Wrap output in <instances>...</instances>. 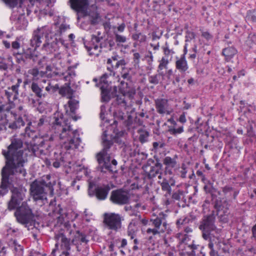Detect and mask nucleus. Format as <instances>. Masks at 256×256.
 Segmentation results:
<instances>
[{
	"mask_svg": "<svg viewBox=\"0 0 256 256\" xmlns=\"http://www.w3.org/2000/svg\"><path fill=\"white\" fill-rule=\"evenodd\" d=\"M22 140L18 138L11 140V144L8 146V150H2V154L6 159V164L1 172V182L0 185V195L4 196L8 192L11 184L10 176L16 174H21L25 177L26 170L24 168L26 162L24 157Z\"/></svg>",
	"mask_w": 256,
	"mask_h": 256,
	"instance_id": "1",
	"label": "nucleus"
},
{
	"mask_svg": "<svg viewBox=\"0 0 256 256\" xmlns=\"http://www.w3.org/2000/svg\"><path fill=\"white\" fill-rule=\"evenodd\" d=\"M54 119L50 131L39 138L40 140L39 145L48 149L55 138L58 137L64 140V144H68L65 146L66 150L78 148L81 142L78 131L72 130L70 122L68 119L64 118L62 114L55 113Z\"/></svg>",
	"mask_w": 256,
	"mask_h": 256,
	"instance_id": "2",
	"label": "nucleus"
},
{
	"mask_svg": "<svg viewBox=\"0 0 256 256\" xmlns=\"http://www.w3.org/2000/svg\"><path fill=\"white\" fill-rule=\"evenodd\" d=\"M26 112L22 106L12 110L8 105H0V124L5 126L9 123V128L13 130L24 126L22 116H26Z\"/></svg>",
	"mask_w": 256,
	"mask_h": 256,
	"instance_id": "3",
	"label": "nucleus"
},
{
	"mask_svg": "<svg viewBox=\"0 0 256 256\" xmlns=\"http://www.w3.org/2000/svg\"><path fill=\"white\" fill-rule=\"evenodd\" d=\"M50 174L44 175L42 179L34 181L30 185V194L34 201L46 200L47 194L44 188H48L52 195L54 193V186L56 182L50 181Z\"/></svg>",
	"mask_w": 256,
	"mask_h": 256,
	"instance_id": "4",
	"label": "nucleus"
},
{
	"mask_svg": "<svg viewBox=\"0 0 256 256\" xmlns=\"http://www.w3.org/2000/svg\"><path fill=\"white\" fill-rule=\"evenodd\" d=\"M46 122L45 118L42 116L38 120L29 122L25 128L24 136L32 140V142H30V144L28 146V148L31 152L30 154H37L38 146L34 142L36 139L38 138L36 130L40 131L44 128Z\"/></svg>",
	"mask_w": 256,
	"mask_h": 256,
	"instance_id": "5",
	"label": "nucleus"
},
{
	"mask_svg": "<svg viewBox=\"0 0 256 256\" xmlns=\"http://www.w3.org/2000/svg\"><path fill=\"white\" fill-rule=\"evenodd\" d=\"M166 214L160 212L155 218L150 219V222L146 218L141 220V222L143 225L146 226L148 224L153 227L152 228H148L146 231V234L150 236V238L154 236L160 235L165 232L168 226L166 220Z\"/></svg>",
	"mask_w": 256,
	"mask_h": 256,
	"instance_id": "6",
	"label": "nucleus"
},
{
	"mask_svg": "<svg viewBox=\"0 0 256 256\" xmlns=\"http://www.w3.org/2000/svg\"><path fill=\"white\" fill-rule=\"evenodd\" d=\"M122 70L120 76L115 75L114 78V83H116L114 86V90L116 92L119 90L123 94L132 92V88L130 86L132 82V76L130 74L131 69L126 66V65L120 66Z\"/></svg>",
	"mask_w": 256,
	"mask_h": 256,
	"instance_id": "7",
	"label": "nucleus"
},
{
	"mask_svg": "<svg viewBox=\"0 0 256 256\" xmlns=\"http://www.w3.org/2000/svg\"><path fill=\"white\" fill-rule=\"evenodd\" d=\"M118 56L117 54L112 56L108 58L106 62V70L108 72L103 74L100 78V82L107 84V79L109 76H114L116 74L115 70H117L120 66L126 65V60L124 59L118 60Z\"/></svg>",
	"mask_w": 256,
	"mask_h": 256,
	"instance_id": "8",
	"label": "nucleus"
},
{
	"mask_svg": "<svg viewBox=\"0 0 256 256\" xmlns=\"http://www.w3.org/2000/svg\"><path fill=\"white\" fill-rule=\"evenodd\" d=\"M89 0H69L70 8L77 12H81L84 16H89L91 18V23L95 24L99 18V14L96 12H88Z\"/></svg>",
	"mask_w": 256,
	"mask_h": 256,
	"instance_id": "9",
	"label": "nucleus"
},
{
	"mask_svg": "<svg viewBox=\"0 0 256 256\" xmlns=\"http://www.w3.org/2000/svg\"><path fill=\"white\" fill-rule=\"evenodd\" d=\"M16 209L14 214L19 223L26 224L33 220L34 214L26 202H22V205Z\"/></svg>",
	"mask_w": 256,
	"mask_h": 256,
	"instance_id": "10",
	"label": "nucleus"
},
{
	"mask_svg": "<svg viewBox=\"0 0 256 256\" xmlns=\"http://www.w3.org/2000/svg\"><path fill=\"white\" fill-rule=\"evenodd\" d=\"M52 32L46 34V42L43 45V49L48 54H54V58L57 60L61 58V54L59 52V46L57 38H53Z\"/></svg>",
	"mask_w": 256,
	"mask_h": 256,
	"instance_id": "11",
	"label": "nucleus"
},
{
	"mask_svg": "<svg viewBox=\"0 0 256 256\" xmlns=\"http://www.w3.org/2000/svg\"><path fill=\"white\" fill-rule=\"evenodd\" d=\"M26 192V189L22 186L12 188L11 198L8 204V208L10 210H14L20 206L25 198Z\"/></svg>",
	"mask_w": 256,
	"mask_h": 256,
	"instance_id": "12",
	"label": "nucleus"
},
{
	"mask_svg": "<svg viewBox=\"0 0 256 256\" xmlns=\"http://www.w3.org/2000/svg\"><path fill=\"white\" fill-rule=\"evenodd\" d=\"M215 216L214 214L204 216L200 222L199 228L202 232V237L208 239L210 232L215 230L216 226L214 224Z\"/></svg>",
	"mask_w": 256,
	"mask_h": 256,
	"instance_id": "13",
	"label": "nucleus"
},
{
	"mask_svg": "<svg viewBox=\"0 0 256 256\" xmlns=\"http://www.w3.org/2000/svg\"><path fill=\"white\" fill-rule=\"evenodd\" d=\"M122 217L115 213H106L104 215V223L110 230L117 231L122 226Z\"/></svg>",
	"mask_w": 256,
	"mask_h": 256,
	"instance_id": "14",
	"label": "nucleus"
},
{
	"mask_svg": "<svg viewBox=\"0 0 256 256\" xmlns=\"http://www.w3.org/2000/svg\"><path fill=\"white\" fill-rule=\"evenodd\" d=\"M110 200L114 204L124 206L129 203L130 197L122 188H119L111 192Z\"/></svg>",
	"mask_w": 256,
	"mask_h": 256,
	"instance_id": "15",
	"label": "nucleus"
},
{
	"mask_svg": "<svg viewBox=\"0 0 256 256\" xmlns=\"http://www.w3.org/2000/svg\"><path fill=\"white\" fill-rule=\"evenodd\" d=\"M51 30L48 26H44L42 28H38L34 32L32 37L30 40V44L34 48L32 49V51L34 50L36 48L39 47L42 43V40L44 36L46 37V34H50Z\"/></svg>",
	"mask_w": 256,
	"mask_h": 256,
	"instance_id": "16",
	"label": "nucleus"
},
{
	"mask_svg": "<svg viewBox=\"0 0 256 256\" xmlns=\"http://www.w3.org/2000/svg\"><path fill=\"white\" fill-rule=\"evenodd\" d=\"M13 56L16 59V62L19 64H26L28 60H32L33 62L38 60V55L36 52L32 51V48H28L22 54L18 52H14Z\"/></svg>",
	"mask_w": 256,
	"mask_h": 256,
	"instance_id": "17",
	"label": "nucleus"
},
{
	"mask_svg": "<svg viewBox=\"0 0 256 256\" xmlns=\"http://www.w3.org/2000/svg\"><path fill=\"white\" fill-rule=\"evenodd\" d=\"M164 56L159 61L158 66V70H162L164 69H167L168 64L171 60L172 55L174 54V51L172 49L169 48V46L167 42L161 48Z\"/></svg>",
	"mask_w": 256,
	"mask_h": 256,
	"instance_id": "18",
	"label": "nucleus"
},
{
	"mask_svg": "<svg viewBox=\"0 0 256 256\" xmlns=\"http://www.w3.org/2000/svg\"><path fill=\"white\" fill-rule=\"evenodd\" d=\"M44 74V73L42 71H40L36 68L29 69L24 74V86L38 81L40 78L42 77Z\"/></svg>",
	"mask_w": 256,
	"mask_h": 256,
	"instance_id": "19",
	"label": "nucleus"
},
{
	"mask_svg": "<svg viewBox=\"0 0 256 256\" xmlns=\"http://www.w3.org/2000/svg\"><path fill=\"white\" fill-rule=\"evenodd\" d=\"M102 150L97 154L96 158L98 163L101 164L104 162V158L110 155L108 154L110 148L113 145V142L112 140H108L106 138V136H104L102 138Z\"/></svg>",
	"mask_w": 256,
	"mask_h": 256,
	"instance_id": "20",
	"label": "nucleus"
},
{
	"mask_svg": "<svg viewBox=\"0 0 256 256\" xmlns=\"http://www.w3.org/2000/svg\"><path fill=\"white\" fill-rule=\"evenodd\" d=\"M19 90L12 86L8 87L4 90V96L8 102V106L10 107L12 110H14L15 104L14 102L16 100L18 97Z\"/></svg>",
	"mask_w": 256,
	"mask_h": 256,
	"instance_id": "21",
	"label": "nucleus"
},
{
	"mask_svg": "<svg viewBox=\"0 0 256 256\" xmlns=\"http://www.w3.org/2000/svg\"><path fill=\"white\" fill-rule=\"evenodd\" d=\"M154 102L156 110L158 114L162 116L170 114L172 110L168 108L169 104L167 99L162 98H157L155 100Z\"/></svg>",
	"mask_w": 256,
	"mask_h": 256,
	"instance_id": "22",
	"label": "nucleus"
},
{
	"mask_svg": "<svg viewBox=\"0 0 256 256\" xmlns=\"http://www.w3.org/2000/svg\"><path fill=\"white\" fill-rule=\"evenodd\" d=\"M110 190V187L109 184H102L96 186L94 192L97 200H104L108 198Z\"/></svg>",
	"mask_w": 256,
	"mask_h": 256,
	"instance_id": "23",
	"label": "nucleus"
},
{
	"mask_svg": "<svg viewBox=\"0 0 256 256\" xmlns=\"http://www.w3.org/2000/svg\"><path fill=\"white\" fill-rule=\"evenodd\" d=\"M162 164L157 161L154 166H150L149 171L147 172V176L149 179L158 176L159 180L162 178Z\"/></svg>",
	"mask_w": 256,
	"mask_h": 256,
	"instance_id": "24",
	"label": "nucleus"
},
{
	"mask_svg": "<svg viewBox=\"0 0 256 256\" xmlns=\"http://www.w3.org/2000/svg\"><path fill=\"white\" fill-rule=\"evenodd\" d=\"M56 240L60 242V247L62 251H71L70 239L66 237L62 233H59L54 236Z\"/></svg>",
	"mask_w": 256,
	"mask_h": 256,
	"instance_id": "25",
	"label": "nucleus"
},
{
	"mask_svg": "<svg viewBox=\"0 0 256 256\" xmlns=\"http://www.w3.org/2000/svg\"><path fill=\"white\" fill-rule=\"evenodd\" d=\"M100 41V40L98 37L93 36L92 38V42L93 44H90V46H86L88 51L90 52V55H98V53L97 52V51L98 52H100L102 51L101 50L103 48L104 44L103 43H102L99 46L98 44Z\"/></svg>",
	"mask_w": 256,
	"mask_h": 256,
	"instance_id": "26",
	"label": "nucleus"
},
{
	"mask_svg": "<svg viewBox=\"0 0 256 256\" xmlns=\"http://www.w3.org/2000/svg\"><path fill=\"white\" fill-rule=\"evenodd\" d=\"M162 181L159 180L158 183L160 185L162 191L165 192L166 194L170 195L172 193V186L175 185V180L170 177L168 179L166 178H162Z\"/></svg>",
	"mask_w": 256,
	"mask_h": 256,
	"instance_id": "27",
	"label": "nucleus"
},
{
	"mask_svg": "<svg viewBox=\"0 0 256 256\" xmlns=\"http://www.w3.org/2000/svg\"><path fill=\"white\" fill-rule=\"evenodd\" d=\"M208 246L210 250V256H220L218 252L221 246V242L218 239L210 238L208 242Z\"/></svg>",
	"mask_w": 256,
	"mask_h": 256,
	"instance_id": "28",
	"label": "nucleus"
},
{
	"mask_svg": "<svg viewBox=\"0 0 256 256\" xmlns=\"http://www.w3.org/2000/svg\"><path fill=\"white\" fill-rule=\"evenodd\" d=\"M88 240L86 238V236L85 234L80 232V231H76L73 239L72 240V243L76 246L77 250L80 251L78 247L80 245L86 246L87 244Z\"/></svg>",
	"mask_w": 256,
	"mask_h": 256,
	"instance_id": "29",
	"label": "nucleus"
},
{
	"mask_svg": "<svg viewBox=\"0 0 256 256\" xmlns=\"http://www.w3.org/2000/svg\"><path fill=\"white\" fill-rule=\"evenodd\" d=\"M222 191L226 199L231 198L236 200L240 193V190L230 186L226 185L222 188Z\"/></svg>",
	"mask_w": 256,
	"mask_h": 256,
	"instance_id": "30",
	"label": "nucleus"
},
{
	"mask_svg": "<svg viewBox=\"0 0 256 256\" xmlns=\"http://www.w3.org/2000/svg\"><path fill=\"white\" fill-rule=\"evenodd\" d=\"M110 159L111 157L110 155L104 158V162L102 164V168H105L112 172H117V162L116 160L114 159L112 160L110 163Z\"/></svg>",
	"mask_w": 256,
	"mask_h": 256,
	"instance_id": "31",
	"label": "nucleus"
},
{
	"mask_svg": "<svg viewBox=\"0 0 256 256\" xmlns=\"http://www.w3.org/2000/svg\"><path fill=\"white\" fill-rule=\"evenodd\" d=\"M176 68L180 73H185L188 69V62L184 56L177 58L175 62Z\"/></svg>",
	"mask_w": 256,
	"mask_h": 256,
	"instance_id": "32",
	"label": "nucleus"
},
{
	"mask_svg": "<svg viewBox=\"0 0 256 256\" xmlns=\"http://www.w3.org/2000/svg\"><path fill=\"white\" fill-rule=\"evenodd\" d=\"M132 39L134 41V46L139 45L146 42L147 36L144 34L138 31L132 34Z\"/></svg>",
	"mask_w": 256,
	"mask_h": 256,
	"instance_id": "33",
	"label": "nucleus"
},
{
	"mask_svg": "<svg viewBox=\"0 0 256 256\" xmlns=\"http://www.w3.org/2000/svg\"><path fill=\"white\" fill-rule=\"evenodd\" d=\"M237 53V50L234 46H228L222 50V54L225 60L229 62Z\"/></svg>",
	"mask_w": 256,
	"mask_h": 256,
	"instance_id": "34",
	"label": "nucleus"
},
{
	"mask_svg": "<svg viewBox=\"0 0 256 256\" xmlns=\"http://www.w3.org/2000/svg\"><path fill=\"white\" fill-rule=\"evenodd\" d=\"M30 89L32 91L34 94L36 96L38 100L44 98L46 94L42 93V90L40 88L38 84L36 82H33L31 84Z\"/></svg>",
	"mask_w": 256,
	"mask_h": 256,
	"instance_id": "35",
	"label": "nucleus"
},
{
	"mask_svg": "<svg viewBox=\"0 0 256 256\" xmlns=\"http://www.w3.org/2000/svg\"><path fill=\"white\" fill-rule=\"evenodd\" d=\"M8 245L12 249V250L17 254H20L22 252L23 247L18 244L16 240H12L8 242Z\"/></svg>",
	"mask_w": 256,
	"mask_h": 256,
	"instance_id": "36",
	"label": "nucleus"
},
{
	"mask_svg": "<svg viewBox=\"0 0 256 256\" xmlns=\"http://www.w3.org/2000/svg\"><path fill=\"white\" fill-rule=\"evenodd\" d=\"M63 211L62 208H59L58 214L60 216L57 218L58 224H65L70 221L69 218H68V214L64 212Z\"/></svg>",
	"mask_w": 256,
	"mask_h": 256,
	"instance_id": "37",
	"label": "nucleus"
},
{
	"mask_svg": "<svg viewBox=\"0 0 256 256\" xmlns=\"http://www.w3.org/2000/svg\"><path fill=\"white\" fill-rule=\"evenodd\" d=\"M138 232V228L135 222H131L128 227V235L130 236V239H134L136 236Z\"/></svg>",
	"mask_w": 256,
	"mask_h": 256,
	"instance_id": "38",
	"label": "nucleus"
},
{
	"mask_svg": "<svg viewBox=\"0 0 256 256\" xmlns=\"http://www.w3.org/2000/svg\"><path fill=\"white\" fill-rule=\"evenodd\" d=\"M68 28V26L64 24H62L58 28L56 24L50 28L51 32L52 33L54 36L60 35L62 32H64Z\"/></svg>",
	"mask_w": 256,
	"mask_h": 256,
	"instance_id": "39",
	"label": "nucleus"
},
{
	"mask_svg": "<svg viewBox=\"0 0 256 256\" xmlns=\"http://www.w3.org/2000/svg\"><path fill=\"white\" fill-rule=\"evenodd\" d=\"M138 133L139 134L138 140L140 143L144 144L148 140L150 134L146 130L140 128L138 130Z\"/></svg>",
	"mask_w": 256,
	"mask_h": 256,
	"instance_id": "40",
	"label": "nucleus"
},
{
	"mask_svg": "<svg viewBox=\"0 0 256 256\" xmlns=\"http://www.w3.org/2000/svg\"><path fill=\"white\" fill-rule=\"evenodd\" d=\"M118 90L122 94V95L117 96L116 98V103L122 106L126 107V103L124 99L125 96L127 94L131 96L132 94H134V90H132V92L127 93L124 94H123L122 92H120L119 90Z\"/></svg>",
	"mask_w": 256,
	"mask_h": 256,
	"instance_id": "41",
	"label": "nucleus"
},
{
	"mask_svg": "<svg viewBox=\"0 0 256 256\" xmlns=\"http://www.w3.org/2000/svg\"><path fill=\"white\" fill-rule=\"evenodd\" d=\"M20 232L18 228H10L7 230L6 236L10 240H14V238L18 236Z\"/></svg>",
	"mask_w": 256,
	"mask_h": 256,
	"instance_id": "42",
	"label": "nucleus"
},
{
	"mask_svg": "<svg viewBox=\"0 0 256 256\" xmlns=\"http://www.w3.org/2000/svg\"><path fill=\"white\" fill-rule=\"evenodd\" d=\"M163 164L166 166L168 167H176L177 162L176 159L172 158L169 156H166L163 160Z\"/></svg>",
	"mask_w": 256,
	"mask_h": 256,
	"instance_id": "43",
	"label": "nucleus"
},
{
	"mask_svg": "<svg viewBox=\"0 0 256 256\" xmlns=\"http://www.w3.org/2000/svg\"><path fill=\"white\" fill-rule=\"evenodd\" d=\"M245 19L246 22H256V15L254 10H248L246 12Z\"/></svg>",
	"mask_w": 256,
	"mask_h": 256,
	"instance_id": "44",
	"label": "nucleus"
},
{
	"mask_svg": "<svg viewBox=\"0 0 256 256\" xmlns=\"http://www.w3.org/2000/svg\"><path fill=\"white\" fill-rule=\"evenodd\" d=\"M54 156H56V160L53 162L52 166L55 168H58L60 166V162H64V158L61 156V154H58L54 152Z\"/></svg>",
	"mask_w": 256,
	"mask_h": 256,
	"instance_id": "45",
	"label": "nucleus"
},
{
	"mask_svg": "<svg viewBox=\"0 0 256 256\" xmlns=\"http://www.w3.org/2000/svg\"><path fill=\"white\" fill-rule=\"evenodd\" d=\"M196 37V34L194 32L193 30H192L190 31L186 30V32L185 42H190L192 40L195 39Z\"/></svg>",
	"mask_w": 256,
	"mask_h": 256,
	"instance_id": "46",
	"label": "nucleus"
},
{
	"mask_svg": "<svg viewBox=\"0 0 256 256\" xmlns=\"http://www.w3.org/2000/svg\"><path fill=\"white\" fill-rule=\"evenodd\" d=\"M114 38L118 46H120L122 44L126 42V38L125 36L117 33H114Z\"/></svg>",
	"mask_w": 256,
	"mask_h": 256,
	"instance_id": "47",
	"label": "nucleus"
},
{
	"mask_svg": "<svg viewBox=\"0 0 256 256\" xmlns=\"http://www.w3.org/2000/svg\"><path fill=\"white\" fill-rule=\"evenodd\" d=\"M247 42L250 48H252L254 44H256V33H250L249 34L248 37Z\"/></svg>",
	"mask_w": 256,
	"mask_h": 256,
	"instance_id": "48",
	"label": "nucleus"
},
{
	"mask_svg": "<svg viewBox=\"0 0 256 256\" xmlns=\"http://www.w3.org/2000/svg\"><path fill=\"white\" fill-rule=\"evenodd\" d=\"M177 238L182 243H186L190 240V236L182 232L177 234Z\"/></svg>",
	"mask_w": 256,
	"mask_h": 256,
	"instance_id": "49",
	"label": "nucleus"
},
{
	"mask_svg": "<svg viewBox=\"0 0 256 256\" xmlns=\"http://www.w3.org/2000/svg\"><path fill=\"white\" fill-rule=\"evenodd\" d=\"M188 172V166L184 163H182L181 164L180 170L179 171V174L182 178H184L186 177V174Z\"/></svg>",
	"mask_w": 256,
	"mask_h": 256,
	"instance_id": "50",
	"label": "nucleus"
},
{
	"mask_svg": "<svg viewBox=\"0 0 256 256\" xmlns=\"http://www.w3.org/2000/svg\"><path fill=\"white\" fill-rule=\"evenodd\" d=\"M160 75L154 74L148 77V80L150 83L156 85L158 84L160 80Z\"/></svg>",
	"mask_w": 256,
	"mask_h": 256,
	"instance_id": "51",
	"label": "nucleus"
},
{
	"mask_svg": "<svg viewBox=\"0 0 256 256\" xmlns=\"http://www.w3.org/2000/svg\"><path fill=\"white\" fill-rule=\"evenodd\" d=\"M4 4L10 8H15L18 4V0H2Z\"/></svg>",
	"mask_w": 256,
	"mask_h": 256,
	"instance_id": "52",
	"label": "nucleus"
},
{
	"mask_svg": "<svg viewBox=\"0 0 256 256\" xmlns=\"http://www.w3.org/2000/svg\"><path fill=\"white\" fill-rule=\"evenodd\" d=\"M68 104L70 112L74 114L76 112V110L77 108V104L73 100H69Z\"/></svg>",
	"mask_w": 256,
	"mask_h": 256,
	"instance_id": "53",
	"label": "nucleus"
},
{
	"mask_svg": "<svg viewBox=\"0 0 256 256\" xmlns=\"http://www.w3.org/2000/svg\"><path fill=\"white\" fill-rule=\"evenodd\" d=\"M168 131L171 134L176 135L183 132L184 128L182 126L179 127L177 128H171L169 129Z\"/></svg>",
	"mask_w": 256,
	"mask_h": 256,
	"instance_id": "54",
	"label": "nucleus"
},
{
	"mask_svg": "<svg viewBox=\"0 0 256 256\" xmlns=\"http://www.w3.org/2000/svg\"><path fill=\"white\" fill-rule=\"evenodd\" d=\"M100 88L102 90V100L104 101H107L109 100L108 90L106 89L103 88L102 86Z\"/></svg>",
	"mask_w": 256,
	"mask_h": 256,
	"instance_id": "55",
	"label": "nucleus"
},
{
	"mask_svg": "<svg viewBox=\"0 0 256 256\" xmlns=\"http://www.w3.org/2000/svg\"><path fill=\"white\" fill-rule=\"evenodd\" d=\"M104 46H108V50H111L113 49L114 47L115 46V42L113 40H110L107 42H105L103 43Z\"/></svg>",
	"mask_w": 256,
	"mask_h": 256,
	"instance_id": "56",
	"label": "nucleus"
},
{
	"mask_svg": "<svg viewBox=\"0 0 256 256\" xmlns=\"http://www.w3.org/2000/svg\"><path fill=\"white\" fill-rule=\"evenodd\" d=\"M201 32L202 36L208 41L212 40L213 38L212 35L208 31H202Z\"/></svg>",
	"mask_w": 256,
	"mask_h": 256,
	"instance_id": "57",
	"label": "nucleus"
},
{
	"mask_svg": "<svg viewBox=\"0 0 256 256\" xmlns=\"http://www.w3.org/2000/svg\"><path fill=\"white\" fill-rule=\"evenodd\" d=\"M8 64H6L5 60L0 57V70H6L8 69Z\"/></svg>",
	"mask_w": 256,
	"mask_h": 256,
	"instance_id": "58",
	"label": "nucleus"
},
{
	"mask_svg": "<svg viewBox=\"0 0 256 256\" xmlns=\"http://www.w3.org/2000/svg\"><path fill=\"white\" fill-rule=\"evenodd\" d=\"M140 54L138 52H135L133 54L134 62L136 64H138L140 63Z\"/></svg>",
	"mask_w": 256,
	"mask_h": 256,
	"instance_id": "59",
	"label": "nucleus"
},
{
	"mask_svg": "<svg viewBox=\"0 0 256 256\" xmlns=\"http://www.w3.org/2000/svg\"><path fill=\"white\" fill-rule=\"evenodd\" d=\"M174 167H168V166H165L164 170V175H172L173 174V171L172 169Z\"/></svg>",
	"mask_w": 256,
	"mask_h": 256,
	"instance_id": "60",
	"label": "nucleus"
},
{
	"mask_svg": "<svg viewBox=\"0 0 256 256\" xmlns=\"http://www.w3.org/2000/svg\"><path fill=\"white\" fill-rule=\"evenodd\" d=\"M164 143H159L158 142H154L152 144V146L154 150H157L158 147L162 148L164 146Z\"/></svg>",
	"mask_w": 256,
	"mask_h": 256,
	"instance_id": "61",
	"label": "nucleus"
},
{
	"mask_svg": "<svg viewBox=\"0 0 256 256\" xmlns=\"http://www.w3.org/2000/svg\"><path fill=\"white\" fill-rule=\"evenodd\" d=\"M12 46L14 49L18 50L20 48V44L16 40L12 42Z\"/></svg>",
	"mask_w": 256,
	"mask_h": 256,
	"instance_id": "62",
	"label": "nucleus"
},
{
	"mask_svg": "<svg viewBox=\"0 0 256 256\" xmlns=\"http://www.w3.org/2000/svg\"><path fill=\"white\" fill-rule=\"evenodd\" d=\"M191 250L192 252H190V255H195L194 250L196 248V246L194 244L189 245L188 246Z\"/></svg>",
	"mask_w": 256,
	"mask_h": 256,
	"instance_id": "63",
	"label": "nucleus"
},
{
	"mask_svg": "<svg viewBox=\"0 0 256 256\" xmlns=\"http://www.w3.org/2000/svg\"><path fill=\"white\" fill-rule=\"evenodd\" d=\"M150 46L154 50H158L160 48V43L158 42L156 44L151 43L150 44Z\"/></svg>",
	"mask_w": 256,
	"mask_h": 256,
	"instance_id": "64",
	"label": "nucleus"
}]
</instances>
